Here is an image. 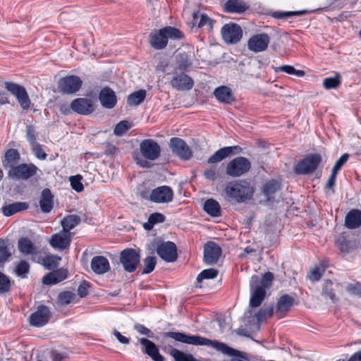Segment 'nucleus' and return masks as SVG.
Masks as SVG:
<instances>
[{
    "instance_id": "61",
    "label": "nucleus",
    "mask_w": 361,
    "mask_h": 361,
    "mask_svg": "<svg viewBox=\"0 0 361 361\" xmlns=\"http://www.w3.org/2000/svg\"><path fill=\"white\" fill-rule=\"evenodd\" d=\"M324 271V269L316 267L312 270L308 278L312 281H319L322 278Z\"/></svg>"
},
{
    "instance_id": "32",
    "label": "nucleus",
    "mask_w": 361,
    "mask_h": 361,
    "mask_svg": "<svg viewBox=\"0 0 361 361\" xmlns=\"http://www.w3.org/2000/svg\"><path fill=\"white\" fill-rule=\"evenodd\" d=\"M247 8L246 3L241 0H228L224 6V11L229 13H242Z\"/></svg>"
},
{
    "instance_id": "17",
    "label": "nucleus",
    "mask_w": 361,
    "mask_h": 361,
    "mask_svg": "<svg viewBox=\"0 0 361 361\" xmlns=\"http://www.w3.org/2000/svg\"><path fill=\"white\" fill-rule=\"evenodd\" d=\"M259 281V276L254 275L250 281L251 296L250 300V306L252 307H258L261 305L266 296V290L262 287L255 286Z\"/></svg>"
},
{
    "instance_id": "12",
    "label": "nucleus",
    "mask_w": 361,
    "mask_h": 361,
    "mask_svg": "<svg viewBox=\"0 0 361 361\" xmlns=\"http://www.w3.org/2000/svg\"><path fill=\"white\" fill-rule=\"evenodd\" d=\"M140 151L147 160L154 161L161 155V147L153 139L143 140L140 144Z\"/></svg>"
},
{
    "instance_id": "14",
    "label": "nucleus",
    "mask_w": 361,
    "mask_h": 361,
    "mask_svg": "<svg viewBox=\"0 0 361 361\" xmlns=\"http://www.w3.org/2000/svg\"><path fill=\"white\" fill-rule=\"evenodd\" d=\"M51 317L49 308L44 305H39L35 312L29 317V323L35 327H42L48 324Z\"/></svg>"
},
{
    "instance_id": "49",
    "label": "nucleus",
    "mask_w": 361,
    "mask_h": 361,
    "mask_svg": "<svg viewBox=\"0 0 361 361\" xmlns=\"http://www.w3.org/2000/svg\"><path fill=\"white\" fill-rule=\"evenodd\" d=\"M30 271L29 263L25 260L20 261L16 267V274L22 278L25 277V275Z\"/></svg>"
},
{
    "instance_id": "18",
    "label": "nucleus",
    "mask_w": 361,
    "mask_h": 361,
    "mask_svg": "<svg viewBox=\"0 0 361 361\" xmlns=\"http://www.w3.org/2000/svg\"><path fill=\"white\" fill-rule=\"evenodd\" d=\"M70 106L74 112L81 115H90L94 111L93 102L87 98L75 99L71 102Z\"/></svg>"
},
{
    "instance_id": "24",
    "label": "nucleus",
    "mask_w": 361,
    "mask_h": 361,
    "mask_svg": "<svg viewBox=\"0 0 361 361\" xmlns=\"http://www.w3.org/2000/svg\"><path fill=\"white\" fill-rule=\"evenodd\" d=\"M68 275V271L67 269H57L45 275L42 279V283L47 286L54 285L66 279Z\"/></svg>"
},
{
    "instance_id": "13",
    "label": "nucleus",
    "mask_w": 361,
    "mask_h": 361,
    "mask_svg": "<svg viewBox=\"0 0 361 361\" xmlns=\"http://www.w3.org/2000/svg\"><path fill=\"white\" fill-rule=\"evenodd\" d=\"M169 147L172 152L182 160H189L192 156L190 147L185 140L180 137L171 138Z\"/></svg>"
},
{
    "instance_id": "35",
    "label": "nucleus",
    "mask_w": 361,
    "mask_h": 361,
    "mask_svg": "<svg viewBox=\"0 0 361 361\" xmlns=\"http://www.w3.org/2000/svg\"><path fill=\"white\" fill-rule=\"evenodd\" d=\"M18 248L23 255H34L37 253V248L34 243L27 237L20 238L18 242Z\"/></svg>"
},
{
    "instance_id": "57",
    "label": "nucleus",
    "mask_w": 361,
    "mask_h": 361,
    "mask_svg": "<svg viewBox=\"0 0 361 361\" xmlns=\"http://www.w3.org/2000/svg\"><path fill=\"white\" fill-rule=\"evenodd\" d=\"M200 19L198 23V27H202L204 25H207L209 30L213 28L214 21L212 20L206 13H201Z\"/></svg>"
},
{
    "instance_id": "16",
    "label": "nucleus",
    "mask_w": 361,
    "mask_h": 361,
    "mask_svg": "<svg viewBox=\"0 0 361 361\" xmlns=\"http://www.w3.org/2000/svg\"><path fill=\"white\" fill-rule=\"evenodd\" d=\"M171 87L178 91L190 90L193 87L194 82L192 78L185 73L173 72V76L170 81Z\"/></svg>"
},
{
    "instance_id": "55",
    "label": "nucleus",
    "mask_w": 361,
    "mask_h": 361,
    "mask_svg": "<svg viewBox=\"0 0 361 361\" xmlns=\"http://www.w3.org/2000/svg\"><path fill=\"white\" fill-rule=\"evenodd\" d=\"M26 138L29 142L30 145H32L37 143V137H36V132L35 127L32 125H29L26 126Z\"/></svg>"
},
{
    "instance_id": "56",
    "label": "nucleus",
    "mask_w": 361,
    "mask_h": 361,
    "mask_svg": "<svg viewBox=\"0 0 361 361\" xmlns=\"http://www.w3.org/2000/svg\"><path fill=\"white\" fill-rule=\"evenodd\" d=\"M345 290L349 293L361 298V283H348L345 286Z\"/></svg>"
},
{
    "instance_id": "59",
    "label": "nucleus",
    "mask_w": 361,
    "mask_h": 361,
    "mask_svg": "<svg viewBox=\"0 0 361 361\" xmlns=\"http://www.w3.org/2000/svg\"><path fill=\"white\" fill-rule=\"evenodd\" d=\"M348 158H349V154L347 153H345L343 155H341V157L336 161L331 171L337 174L338 171L341 169V168L343 166V164L348 161Z\"/></svg>"
},
{
    "instance_id": "25",
    "label": "nucleus",
    "mask_w": 361,
    "mask_h": 361,
    "mask_svg": "<svg viewBox=\"0 0 361 361\" xmlns=\"http://www.w3.org/2000/svg\"><path fill=\"white\" fill-rule=\"evenodd\" d=\"M54 196L49 188L42 190L39 197V207L42 213L48 214L54 208Z\"/></svg>"
},
{
    "instance_id": "51",
    "label": "nucleus",
    "mask_w": 361,
    "mask_h": 361,
    "mask_svg": "<svg viewBox=\"0 0 361 361\" xmlns=\"http://www.w3.org/2000/svg\"><path fill=\"white\" fill-rule=\"evenodd\" d=\"M81 180L82 176L80 175L73 176L70 178L71 185L77 192H80L84 190Z\"/></svg>"
},
{
    "instance_id": "33",
    "label": "nucleus",
    "mask_w": 361,
    "mask_h": 361,
    "mask_svg": "<svg viewBox=\"0 0 361 361\" xmlns=\"http://www.w3.org/2000/svg\"><path fill=\"white\" fill-rule=\"evenodd\" d=\"M345 226L348 228H356L361 226V211L352 209L345 216Z\"/></svg>"
},
{
    "instance_id": "29",
    "label": "nucleus",
    "mask_w": 361,
    "mask_h": 361,
    "mask_svg": "<svg viewBox=\"0 0 361 361\" xmlns=\"http://www.w3.org/2000/svg\"><path fill=\"white\" fill-rule=\"evenodd\" d=\"M281 190V183L276 179H271L264 183L262 191L267 201H273L275 194Z\"/></svg>"
},
{
    "instance_id": "47",
    "label": "nucleus",
    "mask_w": 361,
    "mask_h": 361,
    "mask_svg": "<svg viewBox=\"0 0 361 361\" xmlns=\"http://www.w3.org/2000/svg\"><path fill=\"white\" fill-rule=\"evenodd\" d=\"M274 280V274L270 272H266L259 280L257 283H255V286L258 287H262L264 290H266L267 288H269Z\"/></svg>"
},
{
    "instance_id": "23",
    "label": "nucleus",
    "mask_w": 361,
    "mask_h": 361,
    "mask_svg": "<svg viewBox=\"0 0 361 361\" xmlns=\"http://www.w3.org/2000/svg\"><path fill=\"white\" fill-rule=\"evenodd\" d=\"M139 343L142 345V352L149 355L154 361H164V357L159 353V348L152 341L142 338Z\"/></svg>"
},
{
    "instance_id": "41",
    "label": "nucleus",
    "mask_w": 361,
    "mask_h": 361,
    "mask_svg": "<svg viewBox=\"0 0 361 361\" xmlns=\"http://www.w3.org/2000/svg\"><path fill=\"white\" fill-rule=\"evenodd\" d=\"M322 295L326 298H329L333 302H335L337 300L333 288V283L331 280L324 281Z\"/></svg>"
},
{
    "instance_id": "10",
    "label": "nucleus",
    "mask_w": 361,
    "mask_h": 361,
    "mask_svg": "<svg viewBox=\"0 0 361 361\" xmlns=\"http://www.w3.org/2000/svg\"><path fill=\"white\" fill-rule=\"evenodd\" d=\"M82 85V80L79 76L71 75L63 77L58 82L59 91L66 94L78 92Z\"/></svg>"
},
{
    "instance_id": "60",
    "label": "nucleus",
    "mask_w": 361,
    "mask_h": 361,
    "mask_svg": "<svg viewBox=\"0 0 361 361\" xmlns=\"http://www.w3.org/2000/svg\"><path fill=\"white\" fill-rule=\"evenodd\" d=\"M204 176L209 180H215L217 178V169L215 166H212L209 169L204 170Z\"/></svg>"
},
{
    "instance_id": "46",
    "label": "nucleus",
    "mask_w": 361,
    "mask_h": 361,
    "mask_svg": "<svg viewBox=\"0 0 361 361\" xmlns=\"http://www.w3.org/2000/svg\"><path fill=\"white\" fill-rule=\"evenodd\" d=\"M157 264V258L152 256H148L144 259V268L142 274H148L152 272Z\"/></svg>"
},
{
    "instance_id": "1",
    "label": "nucleus",
    "mask_w": 361,
    "mask_h": 361,
    "mask_svg": "<svg viewBox=\"0 0 361 361\" xmlns=\"http://www.w3.org/2000/svg\"><path fill=\"white\" fill-rule=\"evenodd\" d=\"M183 37V32L178 28L166 26L159 30H154L149 35V43L156 50H161L166 47L169 39H180Z\"/></svg>"
},
{
    "instance_id": "30",
    "label": "nucleus",
    "mask_w": 361,
    "mask_h": 361,
    "mask_svg": "<svg viewBox=\"0 0 361 361\" xmlns=\"http://www.w3.org/2000/svg\"><path fill=\"white\" fill-rule=\"evenodd\" d=\"M336 245L343 253H350L357 247L356 240L345 235L339 236L336 240Z\"/></svg>"
},
{
    "instance_id": "45",
    "label": "nucleus",
    "mask_w": 361,
    "mask_h": 361,
    "mask_svg": "<svg viewBox=\"0 0 361 361\" xmlns=\"http://www.w3.org/2000/svg\"><path fill=\"white\" fill-rule=\"evenodd\" d=\"M307 13V11L306 10H301L297 11H275L272 13L271 16L276 19H281L295 16H302Z\"/></svg>"
},
{
    "instance_id": "20",
    "label": "nucleus",
    "mask_w": 361,
    "mask_h": 361,
    "mask_svg": "<svg viewBox=\"0 0 361 361\" xmlns=\"http://www.w3.org/2000/svg\"><path fill=\"white\" fill-rule=\"evenodd\" d=\"M71 243V233L64 231L52 235L49 244L50 245L60 250H64L70 247Z\"/></svg>"
},
{
    "instance_id": "2",
    "label": "nucleus",
    "mask_w": 361,
    "mask_h": 361,
    "mask_svg": "<svg viewBox=\"0 0 361 361\" xmlns=\"http://www.w3.org/2000/svg\"><path fill=\"white\" fill-rule=\"evenodd\" d=\"M150 249L155 250L159 257L166 262H174L178 259L177 246L172 241L156 238L151 243Z\"/></svg>"
},
{
    "instance_id": "38",
    "label": "nucleus",
    "mask_w": 361,
    "mask_h": 361,
    "mask_svg": "<svg viewBox=\"0 0 361 361\" xmlns=\"http://www.w3.org/2000/svg\"><path fill=\"white\" fill-rule=\"evenodd\" d=\"M166 216L159 212H154L149 215L148 221L143 224V228L146 231L152 230L155 224L164 222Z\"/></svg>"
},
{
    "instance_id": "5",
    "label": "nucleus",
    "mask_w": 361,
    "mask_h": 361,
    "mask_svg": "<svg viewBox=\"0 0 361 361\" xmlns=\"http://www.w3.org/2000/svg\"><path fill=\"white\" fill-rule=\"evenodd\" d=\"M141 197L154 203H169L173 200L174 192L170 186L162 185L153 189L149 194L142 192Z\"/></svg>"
},
{
    "instance_id": "64",
    "label": "nucleus",
    "mask_w": 361,
    "mask_h": 361,
    "mask_svg": "<svg viewBox=\"0 0 361 361\" xmlns=\"http://www.w3.org/2000/svg\"><path fill=\"white\" fill-rule=\"evenodd\" d=\"M118 152V148L111 143H107L105 145V149L104 154L106 156H114Z\"/></svg>"
},
{
    "instance_id": "58",
    "label": "nucleus",
    "mask_w": 361,
    "mask_h": 361,
    "mask_svg": "<svg viewBox=\"0 0 361 361\" xmlns=\"http://www.w3.org/2000/svg\"><path fill=\"white\" fill-rule=\"evenodd\" d=\"M90 288V283L87 281H82L79 285L77 292L80 298H85L88 294V290Z\"/></svg>"
},
{
    "instance_id": "37",
    "label": "nucleus",
    "mask_w": 361,
    "mask_h": 361,
    "mask_svg": "<svg viewBox=\"0 0 361 361\" xmlns=\"http://www.w3.org/2000/svg\"><path fill=\"white\" fill-rule=\"evenodd\" d=\"M80 223V217L76 214H70L64 217L61 222L63 231L71 233Z\"/></svg>"
},
{
    "instance_id": "31",
    "label": "nucleus",
    "mask_w": 361,
    "mask_h": 361,
    "mask_svg": "<svg viewBox=\"0 0 361 361\" xmlns=\"http://www.w3.org/2000/svg\"><path fill=\"white\" fill-rule=\"evenodd\" d=\"M176 68L183 72L190 71L192 66V59L190 54L186 52L179 53L176 57Z\"/></svg>"
},
{
    "instance_id": "7",
    "label": "nucleus",
    "mask_w": 361,
    "mask_h": 361,
    "mask_svg": "<svg viewBox=\"0 0 361 361\" xmlns=\"http://www.w3.org/2000/svg\"><path fill=\"white\" fill-rule=\"evenodd\" d=\"M4 87L13 95L23 110H27L31 106V100L26 89L17 83L12 82H4Z\"/></svg>"
},
{
    "instance_id": "63",
    "label": "nucleus",
    "mask_w": 361,
    "mask_h": 361,
    "mask_svg": "<svg viewBox=\"0 0 361 361\" xmlns=\"http://www.w3.org/2000/svg\"><path fill=\"white\" fill-rule=\"evenodd\" d=\"M134 329L140 334L145 335L147 336L148 338H152L153 337V333L152 331L145 326L142 324H136L134 326Z\"/></svg>"
},
{
    "instance_id": "8",
    "label": "nucleus",
    "mask_w": 361,
    "mask_h": 361,
    "mask_svg": "<svg viewBox=\"0 0 361 361\" xmlns=\"http://www.w3.org/2000/svg\"><path fill=\"white\" fill-rule=\"evenodd\" d=\"M140 262V255L138 250L133 248H126L120 253V262L124 270L128 273L134 272Z\"/></svg>"
},
{
    "instance_id": "11",
    "label": "nucleus",
    "mask_w": 361,
    "mask_h": 361,
    "mask_svg": "<svg viewBox=\"0 0 361 361\" xmlns=\"http://www.w3.org/2000/svg\"><path fill=\"white\" fill-rule=\"evenodd\" d=\"M221 33L224 41L228 44H237L243 37L241 27L233 23L225 24L221 27Z\"/></svg>"
},
{
    "instance_id": "15",
    "label": "nucleus",
    "mask_w": 361,
    "mask_h": 361,
    "mask_svg": "<svg viewBox=\"0 0 361 361\" xmlns=\"http://www.w3.org/2000/svg\"><path fill=\"white\" fill-rule=\"evenodd\" d=\"M270 42V37L267 33H259L252 35L247 41V48L250 51L259 53L267 50Z\"/></svg>"
},
{
    "instance_id": "19",
    "label": "nucleus",
    "mask_w": 361,
    "mask_h": 361,
    "mask_svg": "<svg viewBox=\"0 0 361 361\" xmlns=\"http://www.w3.org/2000/svg\"><path fill=\"white\" fill-rule=\"evenodd\" d=\"M242 148L238 145L224 147L216 151L207 160L208 164L219 162L231 154L241 152Z\"/></svg>"
},
{
    "instance_id": "54",
    "label": "nucleus",
    "mask_w": 361,
    "mask_h": 361,
    "mask_svg": "<svg viewBox=\"0 0 361 361\" xmlns=\"http://www.w3.org/2000/svg\"><path fill=\"white\" fill-rule=\"evenodd\" d=\"M31 147H32V150L34 153V154L35 155V157L40 159V160H44L47 158V153L43 150L42 147V145L37 142L32 145H30Z\"/></svg>"
},
{
    "instance_id": "3",
    "label": "nucleus",
    "mask_w": 361,
    "mask_h": 361,
    "mask_svg": "<svg viewBox=\"0 0 361 361\" xmlns=\"http://www.w3.org/2000/svg\"><path fill=\"white\" fill-rule=\"evenodd\" d=\"M322 160V158L319 154H308L295 165L293 171L297 175L310 174L317 169Z\"/></svg>"
},
{
    "instance_id": "6",
    "label": "nucleus",
    "mask_w": 361,
    "mask_h": 361,
    "mask_svg": "<svg viewBox=\"0 0 361 361\" xmlns=\"http://www.w3.org/2000/svg\"><path fill=\"white\" fill-rule=\"evenodd\" d=\"M227 195L240 203L250 198L253 194L252 188L248 185H243L237 182L228 184L225 188Z\"/></svg>"
},
{
    "instance_id": "53",
    "label": "nucleus",
    "mask_w": 361,
    "mask_h": 361,
    "mask_svg": "<svg viewBox=\"0 0 361 361\" xmlns=\"http://www.w3.org/2000/svg\"><path fill=\"white\" fill-rule=\"evenodd\" d=\"M75 295L71 291H63L59 293L58 299L62 305H68L71 302Z\"/></svg>"
},
{
    "instance_id": "44",
    "label": "nucleus",
    "mask_w": 361,
    "mask_h": 361,
    "mask_svg": "<svg viewBox=\"0 0 361 361\" xmlns=\"http://www.w3.org/2000/svg\"><path fill=\"white\" fill-rule=\"evenodd\" d=\"M12 286V281L5 274L0 271V294L8 293Z\"/></svg>"
},
{
    "instance_id": "48",
    "label": "nucleus",
    "mask_w": 361,
    "mask_h": 361,
    "mask_svg": "<svg viewBox=\"0 0 361 361\" xmlns=\"http://www.w3.org/2000/svg\"><path fill=\"white\" fill-rule=\"evenodd\" d=\"M340 85L341 80L338 73L335 78H326L323 80V86L326 90L336 89Z\"/></svg>"
},
{
    "instance_id": "22",
    "label": "nucleus",
    "mask_w": 361,
    "mask_h": 361,
    "mask_svg": "<svg viewBox=\"0 0 361 361\" xmlns=\"http://www.w3.org/2000/svg\"><path fill=\"white\" fill-rule=\"evenodd\" d=\"M99 100L103 107L109 109H113L117 104V97L115 92L107 86L100 90Z\"/></svg>"
},
{
    "instance_id": "40",
    "label": "nucleus",
    "mask_w": 361,
    "mask_h": 361,
    "mask_svg": "<svg viewBox=\"0 0 361 361\" xmlns=\"http://www.w3.org/2000/svg\"><path fill=\"white\" fill-rule=\"evenodd\" d=\"M169 354L173 357L175 361H200L194 357L192 354L185 353L176 348H172Z\"/></svg>"
},
{
    "instance_id": "36",
    "label": "nucleus",
    "mask_w": 361,
    "mask_h": 361,
    "mask_svg": "<svg viewBox=\"0 0 361 361\" xmlns=\"http://www.w3.org/2000/svg\"><path fill=\"white\" fill-rule=\"evenodd\" d=\"M203 209L207 214L213 217H219L221 215V206L214 199L207 200L204 203Z\"/></svg>"
},
{
    "instance_id": "34",
    "label": "nucleus",
    "mask_w": 361,
    "mask_h": 361,
    "mask_svg": "<svg viewBox=\"0 0 361 361\" xmlns=\"http://www.w3.org/2000/svg\"><path fill=\"white\" fill-rule=\"evenodd\" d=\"M28 208V204L24 202H16L6 204L2 207L1 212L5 216H11L15 214L26 210Z\"/></svg>"
},
{
    "instance_id": "21",
    "label": "nucleus",
    "mask_w": 361,
    "mask_h": 361,
    "mask_svg": "<svg viewBox=\"0 0 361 361\" xmlns=\"http://www.w3.org/2000/svg\"><path fill=\"white\" fill-rule=\"evenodd\" d=\"M221 254V247L214 242H208L204 248V261L207 264L217 262Z\"/></svg>"
},
{
    "instance_id": "28",
    "label": "nucleus",
    "mask_w": 361,
    "mask_h": 361,
    "mask_svg": "<svg viewBox=\"0 0 361 361\" xmlns=\"http://www.w3.org/2000/svg\"><path fill=\"white\" fill-rule=\"evenodd\" d=\"M91 268L96 274H104L108 272L111 267L109 260L104 256H94L91 260Z\"/></svg>"
},
{
    "instance_id": "39",
    "label": "nucleus",
    "mask_w": 361,
    "mask_h": 361,
    "mask_svg": "<svg viewBox=\"0 0 361 361\" xmlns=\"http://www.w3.org/2000/svg\"><path fill=\"white\" fill-rule=\"evenodd\" d=\"M146 94L147 92L145 90L133 92L128 95L127 102L130 106H137L145 100Z\"/></svg>"
},
{
    "instance_id": "50",
    "label": "nucleus",
    "mask_w": 361,
    "mask_h": 361,
    "mask_svg": "<svg viewBox=\"0 0 361 361\" xmlns=\"http://www.w3.org/2000/svg\"><path fill=\"white\" fill-rule=\"evenodd\" d=\"M130 125L128 121H121L118 123L114 130V133L117 136L123 135L129 128Z\"/></svg>"
},
{
    "instance_id": "52",
    "label": "nucleus",
    "mask_w": 361,
    "mask_h": 361,
    "mask_svg": "<svg viewBox=\"0 0 361 361\" xmlns=\"http://www.w3.org/2000/svg\"><path fill=\"white\" fill-rule=\"evenodd\" d=\"M5 159L8 163L14 164L20 159L19 152L16 149H9L6 152Z\"/></svg>"
},
{
    "instance_id": "9",
    "label": "nucleus",
    "mask_w": 361,
    "mask_h": 361,
    "mask_svg": "<svg viewBox=\"0 0 361 361\" xmlns=\"http://www.w3.org/2000/svg\"><path fill=\"white\" fill-rule=\"evenodd\" d=\"M250 169L251 162L247 158L238 157L228 163L226 172L228 176L236 178L246 173Z\"/></svg>"
},
{
    "instance_id": "26",
    "label": "nucleus",
    "mask_w": 361,
    "mask_h": 361,
    "mask_svg": "<svg viewBox=\"0 0 361 361\" xmlns=\"http://www.w3.org/2000/svg\"><path fill=\"white\" fill-rule=\"evenodd\" d=\"M213 94L222 104H230L235 101L232 90L226 85H221L216 87L214 90Z\"/></svg>"
},
{
    "instance_id": "27",
    "label": "nucleus",
    "mask_w": 361,
    "mask_h": 361,
    "mask_svg": "<svg viewBox=\"0 0 361 361\" xmlns=\"http://www.w3.org/2000/svg\"><path fill=\"white\" fill-rule=\"evenodd\" d=\"M294 302V298L288 294H284L279 298L276 306V313L279 315V318L285 316V314L293 306Z\"/></svg>"
},
{
    "instance_id": "62",
    "label": "nucleus",
    "mask_w": 361,
    "mask_h": 361,
    "mask_svg": "<svg viewBox=\"0 0 361 361\" xmlns=\"http://www.w3.org/2000/svg\"><path fill=\"white\" fill-rule=\"evenodd\" d=\"M11 256L6 245L4 243L0 242V263L3 264L6 262Z\"/></svg>"
},
{
    "instance_id": "4",
    "label": "nucleus",
    "mask_w": 361,
    "mask_h": 361,
    "mask_svg": "<svg viewBox=\"0 0 361 361\" xmlns=\"http://www.w3.org/2000/svg\"><path fill=\"white\" fill-rule=\"evenodd\" d=\"M38 171L39 169L35 164L23 163L11 166L8 176L16 180H27L36 176Z\"/></svg>"
},
{
    "instance_id": "42",
    "label": "nucleus",
    "mask_w": 361,
    "mask_h": 361,
    "mask_svg": "<svg viewBox=\"0 0 361 361\" xmlns=\"http://www.w3.org/2000/svg\"><path fill=\"white\" fill-rule=\"evenodd\" d=\"M276 73L284 72L288 75H293L298 77H303L305 75V71L302 70H297L293 66L290 65H283L279 67L274 68Z\"/></svg>"
},
{
    "instance_id": "43",
    "label": "nucleus",
    "mask_w": 361,
    "mask_h": 361,
    "mask_svg": "<svg viewBox=\"0 0 361 361\" xmlns=\"http://www.w3.org/2000/svg\"><path fill=\"white\" fill-rule=\"evenodd\" d=\"M219 271L214 268L207 269L202 271L197 276V283H201L204 279H212L217 276Z\"/></svg>"
}]
</instances>
